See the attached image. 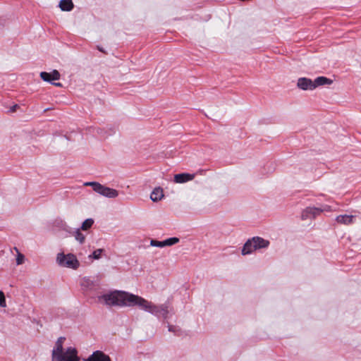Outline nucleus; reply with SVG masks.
I'll return each instance as SVG.
<instances>
[{"mask_svg":"<svg viewBox=\"0 0 361 361\" xmlns=\"http://www.w3.org/2000/svg\"><path fill=\"white\" fill-rule=\"evenodd\" d=\"M99 300L110 306H137L142 310L155 315L161 314L166 317L168 314L167 306L164 305L157 306L140 296L122 290H115L104 294L99 297Z\"/></svg>","mask_w":361,"mask_h":361,"instance_id":"1","label":"nucleus"},{"mask_svg":"<svg viewBox=\"0 0 361 361\" xmlns=\"http://www.w3.org/2000/svg\"><path fill=\"white\" fill-rule=\"evenodd\" d=\"M53 361H79L78 351L75 348H68L63 354L54 356ZM86 361H111L110 357L103 352L95 351Z\"/></svg>","mask_w":361,"mask_h":361,"instance_id":"2","label":"nucleus"},{"mask_svg":"<svg viewBox=\"0 0 361 361\" xmlns=\"http://www.w3.org/2000/svg\"><path fill=\"white\" fill-rule=\"evenodd\" d=\"M269 245V241L261 237H253L249 239L242 249L243 255L251 254L256 250L266 248Z\"/></svg>","mask_w":361,"mask_h":361,"instance_id":"3","label":"nucleus"},{"mask_svg":"<svg viewBox=\"0 0 361 361\" xmlns=\"http://www.w3.org/2000/svg\"><path fill=\"white\" fill-rule=\"evenodd\" d=\"M56 261L60 266L73 269H77L80 266L79 261L73 254L59 253L57 255Z\"/></svg>","mask_w":361,"mask_h":361,"instance_id":"4","label":"nucleus"},{"mask_svg":"<svg viewBox=\"0 0 361 361\" xmlns=\"http://www.w3.org/2000/svg\"><path fill=\"white\" fill-rule=\"evenodd\" d=\"M85 185L92 186L94 191L109 198H115L118 195L116 190L106 187L97 182H87Z\"/></svg>","mask_w":361,"mask_h":361,"instance_id":"5","label":"nucleus"},{"mask_svg":"<svg viewBox=\"0 0 361 361\" xmlns=\"http://www.w3.org/2000/svg\"><path fill=\"white\" fill-rule=\"evenodd\" d=\"M322 214L320 208L314 207H308L305 209L302 212V219L306 220L307 219H314L316 216Z\"/></svg>","mask_w":361,"mask_h":361,"instance_id":"6","label":"nucleus"},{"mask_svg":"<svg viewBox=\"0 0 361 361\" xmlns=\"http://www.w3.org/2000/svg\"><path fill=\"white\" fill-rule=\"evenodd\" d=\"M297 86L298 88L307 90L315 89V85H313V81L311 79L307 78H300L298 80Z\"/></svg>","mask_w":361,"mask_h":361,"instance_id":"7","label":"nucleus"},{"mask_svg":"<svg viewBox=\"0 0 361 361\" xmlns=\"http://www.w3.org/2000/svg\"><path fill=\"white\" fill-rule=\"evenodd\" d=\"M41 78L47 82H51L52 80H57L60 78V73L58 71L54 70L51 73L42 72L40 73Z\"/></svg>","mask_w":361,"mask_h":361,"instance_id":"8","label":"nucleus"},{"mask_svg":"<svg viewBox=\"0 0 361 361\" xmlns=\"http://www.w3.org/2000/svg\"><path fill=\"white\" fill-rule=\"evenodd\" d=\"M195 174L179 173L174 176V181L177 183H183L193 180Z\"/></svg>","mask_w":361,"mask_h":361,"instance_id":"9","label":"nucleus"},{"mask_svg":"<svg viewBox=\"0 0 361 361\" xmlns=\"http://www.w3.org/2000/svg\"><path fill=\"white\" fill-rule=\"evenodd\" d=\"M355 216L353 215H339L336 220L338 224L349 225L354 222Z\"/></svg>","mask_w":361,"mask_h":361,"instance_id":"10","label":"nucleus"},{"mask_svg":"<svg viewBox=\"0 0 361 361\" xmlns=\"http://www.w3.org/2000/svg\"><path fill=\"white\" fill-rule=\"evenodd\" d=\"M331 83V80L324 76L318 77L313 81V85H315V88L321 85H330Z\"/></svg>","mask_w":361,"mask_h":361,"instance_id":"11","label":"nucleus"},{"mask_svg":"<svg viewBox=\"0 0 361 361\" xmlns=\"http://www.w3.org/2000/svg\"><path fill=\"white\" fill-rule=\"evenodd\" d=\"M163 197V190L161 188H155L150 195V198L153 202L161 200Z\"/></svg>","mask_w":361,"mask_h":361,"instance_id":"12","label":"nucleus"},{"mask_svg":"<svg viewBox=\"0 0 361 361\" xmlns=\"http://www.w3.org/2000/svg\"><path fill=\"white\" fill-rule=\"evenodd\" d=\"M72 0H61L59 2V7L63 11H70L73 8Z\"/></svg>","mask_w":361,"mask_h":361,"instance_id":"13","label":"nucleus"},{"mask_svg":"<svg viewBox=\"0 0 361 361\" xmlns=\"http://www.w3.org/2000/svg\"><path fill=\"white\" fill-rule=\"evenodd\" d=\"M62 338L58 340L56 344V348L52 351V360L54 359V356H59V355L63 354L65 352L63 350V343Z\"/></svg>","mask_w":361,"mask_h":361,"instance_id":"14","label":"nucleus"},{"mask_svg":"<svg viewBox=\"0 0 361 361\" xmlns=\"http://www.w3.org/2000/svg\"><path fill=\"white\" fill-rule=\"evenodd\" d=\"M94 221L92 219H87L85 220V221L82 224L81 229L83 231H87L92 227Z\"/></svg>","mask_w":361,"mask_h":361,"instance_id":"15","label":"nucleus"},{"mask_svg":"<svg viewBox=\"0 0 361 361\" xmlns=\"http://www.w3.org/2000/svg\"><path fill=\"white\" fill-rule=\"evenodd\" d=\"M13 249L17 252L16 264L18 265L22 264L24 262V255L19 252L18 249L16 247H15Z\"/></svg>","mask_w":361,"mask_h":361,"instance_id":"16","label":"nucleus"},{"mask_svg":"<svg viewBox=\"0 0 361 361\" xmlns=\"http://www.w3.org/2000/svg\"><path fill=\"white\" fill-rule=\"evenodd\" d=\"M164 241L165 247L166 246H171L174 244L178 243L179 242V238H176V237H173V238H168Z\"/></svg>","mask_w":361,"mask_h":361,"instance_id":"17","label":"nucleus"},{"mask_svg":"<svg viewBox=\"0 0 361 361\" xmlns=\"http://www.w3.org/2000/svg\"><path fill=\"white\" fill-rule=\"evenodd\" d=\"M74 236L75 239L80 243H83L85 239V236L80 232L79 229L74 232Z\"/></svg>","mask_w":361,"mask_h":361,"instance_id":"18","label":"nucleus"},{"mask_svg":"<svg viewBox=\"0 0 361 361\" xmlns=\"http://www.w3.org/2000/svg\"><path fill=\"white\" fill-rule=\"evenodd\" d=\"M150 243H151V245L154 246V247H165L164 240L159 241L157 240H152Z\"/></svg>","mask_w":361,"mask_h":361,"instance_id":"19","label":"nucleus"},{"mask_svg":"<svg viewBox=\"0 0 361 361\" xmlns=\"http://www.w3.org/2000/svg\"><path fill=\"white\" fill-rule=\"evenodd\" d=\"M6 306L4 293L0 290V307H5Z\"/></svg>","mask_w":361,"mask_h":361,"instance_id":"20","label":"nucleus"},{"mask_svg":"<svg viewBox=\"0 0 361 361\" xmlns=\"http://www.w3.org/2000/svg\"><path fill=\"white\" fill-rule=\"evenodd\" d=\"M102 252V249H97L93 252L92 256L94 259H97L100 257Z\"/></svg>","mask_w":361,"mask_h":361,"instance_id":"21","label":"nucleus"},{"mask_svg":"<svg viewBox=\"0 0 361 361\" xmlns=\"http://www.w3.org/2000/svg\"><path fill=\"white\" fill-rule=\"evenodd\" d=\"M322 210V213L323 212H332L334 209H332L331 207L329 205H324L322 208H320Z\"/></svg>","mask_w":361,"mask_h":361,"instance_id":"22","label":"nucleus"},{"mask_svg":"<svg viewBox=\"0 0 361 361\" xmlns=\"http://www.w3.org/2000/svg\"><path fill=\"white\" fill-rule=\"evenodd\" d=\"M19 108V106L18 104H15L13 105V106H11L10 108V110L9 111L11 112V113H13L15 111H16V110Z\"/></svg>","mask_w":361,"mask_h":361,"instance_id":"23","label":"nucleus"},{"mask_svg":"<svg viewBox=\"0 0 361 361\" xmlns=\"http://www.w3.org/2000/svg\"><path fill=\"white\" fill-rule=\"evenodd\" d=\"M169 331L174 332V333H176V327L173 326H171V325H169Z\"/></svg>","mask_w":361,"mask_h":361,"instance_id":"24","label":"nucleus"},{"mask_svg":"<svg viewBox=\"0 0 361 361\" xmlns=\"http://www.w3.org/2000/svg\"><path fill=\"white\" fill-rule=\"evenodd\" d=\"M54 85L58 87H61V85H62L61 83H60V82L54 83Z\"/></svg>","mask_w":361,"mask_h":361,"instance_id":"25","label":"nucleus"},{"mask_svg":"<svg viewBox=\"0 0 361 361\" xmlns=\"http://www.w3.org/2000/svg\"><path fill=\"white\" fill-rule=\"evenodd\" d=\"M98 49H99V51H103L102 48H99V47H98Z\"/></svg>","mask_w":361,"mask_h":361,"instance_id":"26","label":"nucleus"}]
</instances>
